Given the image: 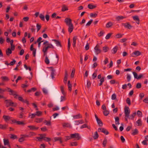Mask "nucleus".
Wrapping results in <instances>:
<instances>
[{
  "label": "nucleus",
  "instance_id": "f257e3e1",
  "mask_svg": "<svg viewBox=\"0 0 148 148\" xmlns=\"http://www.w3.org/2000/svg\"><path fill=\"white\" fill-rule=\"evenodd\" d=\"M5 103L7 107L9 106H16V104L12 102L11 100H6L5 101Z\"/></svg>",
  "mask_w": 148,
  "mask_h": 148
},
{
  "label": "nucleus",
  "instance_id": "f03ea898",
  "mask_svg": "<svg viewBox=\"0 0 148 148\" xmlns=\"http://www.w3.org/2000/svg\"><path fill=\"white\" fill-rule=\"evenodd\" d=\"M70 136L71 138H75L78 140H79L81 138L79 134L78 133L71 134Z\"/></svg>",
  "mask_w": 148,
  "mask_h": 148
},
{
  "label": "nucleus",
  "instance_id": "7ed1b4c3",
  "mask_svg": "<svg viewBox=\"0 0 148 148\" xmlns=\"http://www.w3.org/2000/svg\"><path fill=\"white\" fill-rule=\"evenodd\" d=\"M121 25L122 26H124L125 28L129 29H130L132 27V26L129 22H126L125 23H122Z\"/></svg>",
  "mask_w": 148,
  "mask_h": 148
},
{
  "label": "nucleus",
  "instance_id": "20e7f679",
  "mask_svg": "<svg viewBox=\"0 0 148 148\" xmlns=\"http://www.w3.org/2000/svg\"><path fill=\"white\" fill-rule=\"evenodd\" d=\"M130 111L128 107L125 106L124 108L125 116L129 117Z\"/></svg>",
  "mask_w": 148,
  "mask_h": 148
},
{
  "label": "nucleus",
  "instance_id": "39448f33",
  "mask_svg": "<svg viewBox=\"0 0 148 148\" xmlns=\"http://www.w3.org/2000/svg\"><path fill=\"white\" fill-rule=\"evenodd\" d=\"M8 90L9 92H10V95L15 96L14 98H16V96H18V95L15 91L12 90L10 88H8Z\"/></svg>",
  "mask_w": 148,
  "mask_h": 148
},
{
  "label": "nucleus",
  "instance_id": "423d86ee",
  "mask_svg": "<svg viewBox=\"0 0 148 148\" xmlns=\"http://www.w3.org/2000/svg\"><path fill=\"white\" fill-rule=\"evenodd\" d=\"M132 73L134 75V78L137 79H140V78L142 77L143 75V74H140L138 76V74L135 72H133Z\"/></svg>",
  "mask_w": 148,
  "mask_h": 148
},
{
  "label": "nucleus",
  "instance_id": "0eeeda50",
  "mask_svg": "<svg viewBox=\"0 0 148 148\" xmlns=\"http://www.w3.org/2000/svg\"><path fill=\"white\" fill-rule=\"evenodd\" d=\"M64 22L66 23L67 25H68L71 24H72V20L70 18H66L64 20Z\"/></svg>",
  "mask_w": 148,
  "mask_h": 148
},
{
  "label": "nucleus",
  "instance_id": "6e6552de",
  "mask_svg": "<svg viewBox=\"0 0 148 148\" xmlns=\"http://www.w3.org/2000/svg\"><path fill=\"white\" fill-rule=\"evenodd\" d=\"M133 20L136 21V23L138 24L140 23V20L139 17L137 16H134L132 17Z\"/></svg>",
  "mask_w": 148,
  "mask_h": 148
},
{
  "label": "nucleus",
  "instance_id": "1a4fd4ad",
  "mask_svg": "<svg viewBox=\"0 0 148 148\" xmlns=\"http://www.w3.org/2000/svg\"><path fill=\"white\" fill-rule=\"evenodd\" d=\"M68 76V74L67 71L66 70L65 72L64 77V84L66 83V82L67 80V78Z\"/></svg>",
  "mask_w": 148,
  "mask_h": 148
},
{
  "label": "nucleus",
  "instance_id": "9d476101",
  "mask_svg": "<svg viewBox=\"0 0 148 148\" xmlns=\"http://www.w3.org/2000/svg\"><path fill=\"white\" fill-rule=\"evenodd\" d=\"M127 17L126 16H119L116 17V20L117 21H119L125 18H126Z\"/></svg>",
  "mask_w": 148,
  "mask_h": 148
},
{
  "label": "nucleus",
  "instance_id": "9b49d317",
  "mask_svg": "<svg viewBox=\"0 0 148 148\" xmlns=\"http://www.w3.org/2000/svg\"><path fill=\"white\" fill-rule=\"evenodd\" d=\"M140 52L139 51H136L134 52L131 54V56L132 57H134L135 55L136 56H138L140 55Z\"/></svg>",
  "mask_w": 148,
  "mask_h": 148
},
{
  "label": "nucleus",
  "instance_id": "f8f14e48",
  "mask_svg": "<svg viewBox=\"0 0 148 148\" xmlns=\"http://www.w3.org/2000/svg\"><path fill=\"white\" fill-rule=\"evenodd\" d=\"M52 41L54 42L56 46H62L61 42L59 41L56 39H53Z\"/></svg>",
  "mask_w": 148,
  "mask_h": 148
},
{
  "label": "nucleus",
  "instance_id": "ddd939ff",
  "mask_svg": "<svg viewBox=\"0 0 148 148\" xmlns=\"http://www.w3.org/2000/svg\"><path fill=\"white\" fill-rule=\"evenodd\" d=\"M95 53L98 54L100 53L101 50L99 49V47H95Z\"/></svg>",
  "mask_w": 148,
  "mask_h": 148
},
{
  "label": "nucleus",
  "instance_id": "4468645a",
  "mask_svg": "<svg viewBox=\"0 0 148 148\" xmlns=\"http://www.w3.org/2000/svg\"><path fill=\"white\" fill-rule=\"evenodd\" d=\"M68 31L69 33L70 34L73 31V24H71V25H68Z\"/></svg>",
  "mask_w": 148,
  "mask_h": 148
},
{
  "label": "nucleus",
  "instance_id": "2eb2a0df",
  "mask_svg": "<svg viewBox=\"0 0 148 148\" xmlns=\"http://www.w3.org/2000/svg\"><path fill=\"white\" fill-rule=\"evenodd\" d=\"M27 127L31 130H37L39 128V127H36L34 125H29Z\"/></svg>",
  "mask_w": 148,
  "mask_h": 148
},
{
  "label": "nucleus",
  "instance_id": "dca6fc26",
  "mask_svg": "<svg viewBox=\"0 0 148 148\" xmlns=\"http://www.w3.org/2000/svg\"><path fill=\"white\" fill-rule=\"evenodd\" d=\"M30 50L31 51H32L34 57L36 56V49L34 48V47H30Z\"/></svg>",
  "mask_w": 148,
  "mask_h": 148
},
{
  "label": "nucleus",
  "instance_id": "f3484780",
  "mask_svg": "<svg viewBox=\"0 0 148 148\" xmlns=\"http://www.w3.org/2000/svg\"><path fill=\"white\" fill-rule=\"evenodd\" d=\"M42 38L41 37H39L37 40V42L38 43V46H40L41 43L42 42H43L44 40H42Z\"/></svg>",
  "mask_w": 148,
  "mask_h": 148
},
{
  "label": "nucleus",
  "instance_id": "a211bd4d",
  "mask_svg": "<svg viewBox=\"0 0 148 148\" xmlns=\"http://www.w3.org/2000/svg\"><path fill=\"white\" fill-rule=\"evenodd\" d=\"M68 10V8L67 6L65 5H63L62 6V8L61 10V11L62 12H64L65 11Z\"/></svg>",
  "mask_w": 148,
  "mask_h": 148
},
{
  "label": "nucleus",
  "instance_id": "6ab92c4d",
  "mask_svg": "<svg viewBox=\"0 0 148 148\" xmlns=\"http://www.w3.org/2000/svg\"><path fill=\"white\" fill-rule=\"evenodd\" d=\"M136 115V112H134L132 114H131L130 116H129V119L131 120H133L134 117Z\"/></svg>",
  "mask_w": 148,
  "mask_h": 148
},
{
  "label": "nucleus",
  "instance_id": "aec40b11",
  "mask_svg": "<svg viewBox=\"0 0 148 148\" xmlns=\"http://www.w3.org/2000/svg\"><path fill=\"white\" fill-rule=\"evenodd\" d=\"M113 25V23L111 22H109L106 24V27L107 28H109L111 27Z\"/></svg>",
  "mask_w": 148,
  "mask_h": 148
},
{
  "label": "nucleus",
  "instance_id": "412c9836",
  "mask_svg": "<svg viewBox=\"0 0 148 148\" xmlns=\"http://www.w3.org/2000/svg\"><path fill=\"white\" fill-rule=\"evenodd\" d=\"M43 45H45V46H53L51 44H49L47 41H45L43 43Z\"/></svg>",
  "mask_w": 148,
  "mask_h": 148
},
{
  "label": "nucleus",
  "instance_id": "4be33fe9",
  "mask_svg": "<svg viewBox=\"0 0 148 148\" xmlns=\"http://www.w3.org/2000/svg\"><path fill=\"white\" fill-rule=\"evenodd\" d=\"M3 118L6 121H9L10 119V117L7 115H3Z\"/></svg>",
  "mask_w": 148,
  "mask_h": 148
},
{
  "label": "nucleus",
  "instance_id": "5701e85b",
  "mask_svg": "<svg viewBox=\"0 0 148 148\" xmlns=\"http://www.w3.org/2000/svg\"><path fill=\"white\" fill-rule=\"evenodd\" d=\"M55 69H52L51 70V76L52 78L53 79L54 78L55 73Z\"/></svg>",
  "mask_w": 148,
  "mask_h": 148
},
{
  "label": "nucleus",
  "instance_id": "b1692460",
  "mask_svg": "<svg viewBox=\"0 0 148 148\" xmlns=\"http://www.w3.org/2000/svg\"><path fill=\"white\" fill-rule=\"evenodd\" d=\"M6 55L7 56H9L10 54L12 53V51L10 48H8L6 50Z\"/></svg>",
  "mask_w": 148,
  "mask_h": 148
},
{
  "label": "nucleus",
  "instance_id": "393cba45",
  "mask_svg": "<svg viewBox=\"0 0 148 148\" xmlns=\"http://www.w3.org/2000/svg\"><path fill=\"white\" fill-rule=\"evenodd\" d=\"M63 126L64 127H71V126L69 123H65L63 124Z\"/></svg>",
  "mask_w": 148,
  "mask_h": 148
},
{
  "label": "nucleus",
  "instance_id": "a878e982",
  "mask_svg": "<svg viewBox=\"0 0 148 148\" xmlns=\"http://www.w3.org/2000/svg\"><path fill=\"white\" fill-rule=\"evenodd\" d=\"M77 39V36H74L73 38V46H75L76 44V40Z\"/></svg>",
  "mask_w": 148,
  "mask_h": 148
},
{
  "label": "nucleus",
  "instance_id": "bb28decb",
  "mask_svg": "<svg viewBox=\"0 0 148 148\" xmlns=\"http://www.w3.org/2000/svg\"><path fill=\"white\" fill-rule=\"evenodd\" d=\"M73 117L74 119H78L82 118V116L80 115V114H78L76 115H73Z\"/></svg>",
  "mask_w": 148,
  "mask_h": 148
},
{
  "label": "nucleus",
  "instance_id": "cd10ccee",
  "mask_svg": "<svg viewBox=\"0 0 148 148\" xmlns=\"http://www.w3.org/2000/svg\"><path fill=\"white\" fill-rule=\"evenodd\" d=\"M88 8L92 9L96 8V6L90 4L88 5Z\"/></svg>",
  "mask_w": 148,
  "mask_h": 148
},
{
  "label": "nucleus",
  "instance_id": "c85d7f7f",
  "mask_svg": "<svg viewBox=\"0 0 148 148\" xmlns=\"http://www.w3.org/2000/svg\"><path fill=\"white\" fill-rule=\"evenodd\" d=\"M43 120V119L42 118H38L36 119L35 120V122L37 123H40Z\"/></svg>",
  "mask_w": 148,
  "mask_h": 148
},
{
  "label": "nucleus",
  "instance_id": "c756f323",
  "mask_svg": "<svg viewBox=\"0 0 148 148\" xmlns=\"http://www.w3.org/2000/svg\"><path fill=\"white\" fill-rule=\"evenodd\" d=\"M99 135L97 132H95L93 136L94 139H96L98 138L99 137Z\"/></svg>",
  "mask_w": 148,
  "mask_h": 148
},
{
  "label": "nucleus",
  "instance_id": "7c9ffc66",
  "mask_svg": "<svg viewBox=\"0 0 148 148\" xmlns=\"http://www.w3.org/2000/svg\"><path fill=\"white\" fill-rule=\"evenodd\" d=\"M68 86L69 90L71 92L72 90V85L70 84V81H69L68 82Z\"/></svg>",
  "mask_w": 148,
  "mask_h": 148
},
{
  "label": "nucleus",
  "instance_id": "2f4dec72",
  "mask_svg": "<svg viewBox=\"0 0 148 148\" xmlns=\"http://www.w3.org/2000/svg\"><path fill=\"white\" fill-rule=\"evenodd\" d=\"M4 144L5 145H9V143L8 139H3Z\"/></svg>",
  "mask_w": 148,
  "mask_h": 148
},
{
  "label": "nucleus",
  "instance_id": "473e14b6",
  "mask_svg": "<svg viewBox=\"0 0 148 148\" xmlns=\"http://www.w3.org/2000/svg\"><path fill=\"white\" fill-rule=\"evenodd\" d=\"M138 133V130L136 129L132 131V135H135L137 134Z\"/></svg>",
  "mask_w": 148,
  "mask_h": 148
},
{
  "label": "nucleus",
  "instance_id": "72a5a7b5",
  "mask_svg": "<svg viewBox=\"0 0 148 148\" xmlns=\"http://www.w3.org/2000/svg\"><path fill=\"white\" fill-rule=\"evenodd\" d=\"M49 47L53 48L54 47H45L43 48L42 51L43 53L47 52V49Z\"/></svg>",
  "mask_w": 148,
  "mask_h": 148
},
{
  "label": "nucleus",
  "instance_id": "f704fd0d",
  "mask_svg": "<svg viewBox=\"0 0 148 148\" xmlns=\"http://www.w3.org/2000/svg\"><path fill=\"white\" fill-rule=\"evenodd\" d=\"M136 123L138 124V126H141L142 125V122L141 119H139L136 121Z\"/></svg>",
  "mask_w": 148,
  "mask_h": 148
},
{
  "label": "nucleus",
  "instance_id": "c9c22d12",
  "mask_svg": "<svg viewBox=\"0 0 148 148\" xmlns=\"http://www.w3.org/2000/svg\"><path fill=\"white\" fill-rule=\"evenodd\" d=\"M115 122L116 125H119L120 124L119 123V118L118 117H115Z\"/></svg>",
  "mask_w": 148,
  "mask_h": 148
},
{
  "label": "nucleus",
  "instance_id": "e433bc0d",
  "mask_svg": "<svg viewBox=\"0 0 148 148\" xmlns=\"http://www.w3.org/2000/svg\"><path fill=\"white\" fill-rule=\"evenodd\" d=\"M104 81V77H102L100 80V83L98 84L99 86H101L103 84V83Z\"/></svg>",
  "mask_w": 148,
  "mask_h": 148
},
{
  "label": "nucleus",
  "instance_id": "4c0bfd02",
  "mask_svg": "<svg viewBox=\"0 0 148 148\" xmlns=\"http://www.w3.org/2000/svg\"><path fill=\"white\" fill-rule=\"evenodd\" d=\"M118 50L117 47H114L112 50V53L113 54H115L117 51Z\"/></svg>",
  "mask_w": 148,
  "mask_h": 148
},
{
  "label": "nucleus",
  "instance_id": "58836bf2",
  "mask_svg": "<svg viewBox=\"0 0 148 148\" xmlns=\"http://www.w3.org/2000/svg\"><path fill=\"white\" fill-rule=\"evenodd\" d=\"M44 123H46V125H47L50 126L51 125V122L50 121H47L46 120H44Z\"/></svg>",
  "mask_w": 148,
  "mask_h": 148
},
{
  "label": "nucleus",
  "instance_id": "ea45409f",
  "mask_svg": "<svg viewBox=\"0 0 148 148\" xmlns=\"http://www.w3.org/2000/svg\"><path fill=\"white\" fill-rule=\"evenodd\" d=\"M61 91L63 95L65 96L66 93L64 91V88L63 86H61L60 87Z\"/></svg>",
  "mask_w": 148,
  "mask_h": 148
},
{
  "label": "nucleus",
  "instance_id": "a19ab883",
  "mask_svg": "<svg viewBox=\"0 0 148 148\" xmlns=\"http://www.w3.org/2000/svg\"><path fill=\"white\" fill-rule=\"evenodd\" d=\"M98 124L100 126H102L103 125V123L99 119L97 121Z\"/></svg>",
  "mask_w": 148,
  "mask_h": 148
},
{
  "label": "nucleus",
  "instance_id": "79ce46f5",
  "mask_svg": "<svg viewBox=\"0 0 148 148\" xmlns=\"http://www.w3.org/2000/svg\"><path fill=\"white\" fill-rule=\"evenodd\" d=\"M137 114L138 116L139 117H141L142 116V113L140 110H138L137 111Z\"/></svg>",
  "mask_w": 148,
  "mask_h": 148
},
{
  "label": "nucleus",
  "instance_id": "37998d69",
  "mask_svg": "<svg viewBox=\"0 0 148 148\" xmlns=\"http://www.w3.org/2000/svg\"><path fill=\"white\" fill-rule=\"evenodd\" d=\"M45 63L47 64H48L49 63V60L47 56H46L45 57Z\"/></svg>",
  "mask_w": 148,
  "mask_h": 148
},
{
  "label": "nucleus",
  "instance_id": "c03bdc74",
  "mask_svg": "<svg viewBox=\"0 0 148 148\" xmlns=\"http://www.w3.org/2000/svg\"><path fill=\"white\" fill-rule=\"evenodd\" d=\"M36 88H32L31 89L27 90V91L28 92H34L36 90Z\"/></svg>",
  "mask_w": 148,
  "mask_h": 148
},
{
  "label": "nucleus",
  "instance_id": "a18cd8bd",
  "mask_svg": "<svg viewBox=\"0 0 148 148\" xmlns=\"http://www.w3.org/2000/svg\"><path fill=\"white\" fill-rule=\"evenodd\" d=\"M36 116H41L42 114V112L40 111H37L35 112Z\"/></svg>",
  "mask_w": 148,
  "mask_h": 148
},
{
  "label": "nucleus",
  "instance_id": "49530a36",
  "mask_svg": "<svg viewBox=\"0 0 148 148\" xmlns=\"http://www.w3.org/2000/svg\"><path fill=\"white\" fill-rule=\"evenodd\" d=\"M3 81H8L9 80L8 78L6 76H3L1 77Z\"/></svg>",
  "mask_w": 148,
  "mask_h": 148
},
{
  "label": "nucleus",
  "instance_id": "de8ad7c7",
  "mask_svg": "<svg viewBox=\"0 0 148 148\" xmlns=\"http://www.w3.org/2000/svg\"><path fill=\"white\" fill-rule=\"evenodd\" d=\"M36 27L37 29V32H38L41 29V26L38 23L36 24Z\"/></svg>",
  "mask_w": 148,
  "mask_h": 148
},
{
  "label": "nucleus",
  "instance_id": "09e8293b",
  "mask_svg": "<svg viewBox=\"0 0 148 148\" xmlns=\"http://www.w3.org/2000/svg\"><path fill=\"white\" fill-rule=\"evenodd\" d=\"M112 34V33H110L108 34L105 37L106 39H109Z\"/></svg>",
  "mask_w": 148,
  "mask_h": 148
},
{
  "label": "nucleus",
  "instance_id": "8fccbe9b",
  "mask_svg": "<svg viewBox=\"0 0 148 148\" xmlns=\"http://www.w3.org/2000/svg\"><path fill=\"white\" fill-rule=\"evenodd\" d=\"M28 136H29V137H31L32 136H34L35 135V133L33 132H29L28 133Z\"/></svg>",
  "mask_w": 148,
  "mask_h": 148
},
{
  "label": "nucleus",
  "instance_id": "3c124183",
  "mask_svg": "<svg viewBox=\"0 0 148 148\" xmlns=\"http://www.w3.org/2000/svg\"><path fill=\"white\" fill-rule=\"evenodd\" d=\"M123 35V34H118L116 35V37L117 38H121L122 37Z\"/></svg>",
  "mask_w": 148,
  "mask_h": 148
},
{
  "label": "nucleus",
  "instance_id": "603ef678",
  "mask_svg": "<svg viewBox=\"0 0 148 148\" xmlns=\"http://www.w3.org/2000/svg\"><path fill=\"white\" fill-rule=\"evenodd\" d=\"M7 125H3L2 124H0V128L2 129H5L7 127Z\"/></svg>",
  "mask_w": 148,
  "mask_h": 148
},
{
  "label": "nucleus",
  "instance_id": "864d4df0",
  "mask_svg": "<svg viewBox=\"0 0 148 148\" xmlns=\"http://www.w3.org/2000/svg\"><path fill=\"white\" fill-rule=\"evenodd\" d=\"M25 140V139L22 136H21V137L18 139V141L20 142H22Z\"/></svg>",
  "mask_w": 148,
  "mask_h": 148
},
{
  "label": "nucleus",
  "instance_id": "5fc2aeb1",
  "mask_svg": "<svg viewBox=\"0 0 148 148\" xmlns=\"http://www.w3.org/2000/svg\"><path fill=\"white\" fill-rule=\"evenodd\" d=\"M39 17L42 21H44L45 20V16L43 15L42 14H40L39 16Z\"/></svg>",
  "mask_w": 148,
  "mask_h": 148
},
{
  "label": "nucleus",
  "instance_id": "6e6d98bb",
  "mask_svg": "<svg viewBox=\"0 0 148 148\" xmlns=\"http://www.w3.org/2000/svg\"><path fill=\"white\" fill-rule=\"evenodd\" d=\"M54 141L56 142L57 141H59V140L62 139V138L60 137H55L54 138Z\"/></svg>",
  "mask_w": 148,
  "mask_h": 148
},
{
  "label": "nucleus",
  "instance_id": "4d7b16f0",
  "mask_svg": "<svg viewBox=\"0 0 148 148\" xmlns=\"http://www.w3.org/2000/svg\"><path fill=\"white\" fill-rule=\"evenodd\" d=\"M127 82H129L131 79V77L130 75L127 74Z\"/></svg>",
  "mask_w": 148,
  "mask_h": 148
},
{
  "label": "nucleus",
  "instance_id": "13d9d810",
  "mask_svg": "<svg viewBox=\"0 0 148 148\" xmlns=\"http://www.w3.org/2000/svg\"><path fill=\"white\" fill-rule=\"evenodd\" d=\"M92 21H93V20L91 19L89 21H88V22L86 23V26H90V25L91 24Z\"/></svg>",
  "mask_w": 148,
  "mask_h": 148
},
{
  "label": "nucleus",
  "instance_id": "bf43d9fd",
  "mask_svg": "<svg viewBox=\"0 0 148 148\" xmlns=\"http://www.w3.org/2000/svg\"><path fill=\"white\" fill-rule=\"evenodd\" d=\"M107 143V139L106 138H104L103 143V144L104 147H105L106 146Z\"/></svg>",
  "mask_w": 148,
  "mask_h": 148
},
{
  "label": "nucleus",
  "instance_id": "052dcab7",
  "mask_svg": "<svg viewBox=\"0 0 148 148\" xmlns=\"http://www.w3.org/2000/svg\"><path fill=\"white\" fill-rule=\"evenodd\" d=\"M66 98L65 96L63 95V96H61L60 97V102H62L66 100Z\"/></svg>",
  "mask_w": 148,
  "mask_h": 148
},
{
  "label": "nucleus",
  "instance_id": "680f3d73",
  "mask_svg": "<svg viewBox=\"0 0 148 148\" xmlns=\"http://www.w3.org/2000/svg\"><path fill=\"white\" fill-rule=\"evenodd\" d=\"M102 132L104 133L106 135H108L109 134V132L106 129L104 128Z\"/></svg>",
  "mask_w": 148,
  "mask_h": 148
},
{
  "label": "nucleus",
  "instance_id": "e2e57ef3",
  "mask_svg": "<svg viewBox=\"0 0 148 148\" xmlns=\"http://www.w3.org/2000/svg\"><path fill=\"white\" fill-rule=\"evenodd\" d=\"M16 62V61L14 59L13 61L11 62H10L9 63V65L10 66L13 65L15 64Z\"/></svg>",
  "mask_w": 148,
  "mask_h": 148
},
{
  "label": "nucleus",
  "instance_id": "0e129e2a",
  "mask_svg": "<svg viewBox=\"0 0 148 148\" xmlns=\"http://www.w3.org/2000/svg\"><path fill=\"white\" fill-rule=\"evenodd\" d=\"M103 113L105 116H107L109 114V112L108 111L106 110L104 111Z\"/></svg>",
  "mask_w": 148,
  "mask_h": 148
},
{
  "label": "nucleus",
  "instance_id": "69168bd1",
  "mask_svg": "<svg viewBox=\"0 0 148 148\" xmlns=\"http://www.w3.org/2000/svg\"><path fill=\"white\" fill-rule=\"evenodd\" d=\"M116 95L115 93L112 95L111 97V99L112 100H114L116 99Z\"/></svg>",
  "mask_w": 148,
  "mask_h": 148
},
{
  "label": "nucleus",
  "instance_id": "338daca9",
  "mask_svg": "<svg viewBox=\"0 0 148 148\" xmlns=\"http://www.w3.org/2000/svg\"><path fill=\"white\" fill-rule=\"evenodd\" d=\"M97 70L96 71V72L93 73L92 75V78L93 79H95L97 77V75L96 72L97 71Z\"/></svg>",
  "mask_w": 148,
  "mask_h": 148
},
{
  "label": "nucleus",
  "instance_id": "774afa93",
  "mask_svg": "<svg viewBox=\"0 0 148 148\" xmlns=\"http://www.w3.org/2000/svg\"><path fill=\"white\" fill-rule=\"evenodd\" d=\"M71 138V136H65L64 139H65V141H66L67 140H70Z\"/></svg>",
  "mask_w": 148,
  "mask_h": 148
}]
</instances>
